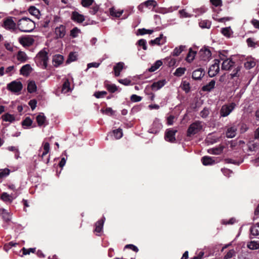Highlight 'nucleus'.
I'll return each mask as SVG.
<instances>
[{
  "instance_id": "1",
  "label": "nucleus",
  "mask_w": 259,
  "mask_h": 259,
  "mask_svg": "<svg viewBox=\"0 0 259 259\" xmlns=\"http://www.w3.org/2000/svg\"><path fill=\"white\" fill-rule=\"evenodd\" d=\"M19 29L22 32H31L35 27V23L30 19L23 17L18 22Z\"/></svg>"
},
{
  "instance_id": "2",
  "label": "nucleus",
  "mask_w": 259,
  "mask_h": 259,
  "mask_svg": "<svg viewBox=\"0 0 259 259\" xmlns=\"http://www.w3.org/2000/svg\"><path fill=\"white\" fill-rule=\"evenodd\" d=\"M48 53L45 49L39 51L35 58V62L37 65L41 68L46 69L49 60Z\"/></svg>"
},
{
  "instance_id": "3",
  "label": "nucleus",
  "mask_w": 259,
  "mask_h": 259,
  "mask_svg": "<svg viewBox=\"0 0 259 259\" xmlns=\"http://www.w3.org/2000/svg\"><path fill=\"white\" fill-rule=\"evenodd\" d=\"M203 128L202 122L197 120L191 123L188 127L187 131V137L192 136L199 133Z\"/></svg>"
},
{
  "instance_id": "4",
  "label": "nucleus",
  "mask_w": 259,
  "mask_h": 259,
  "mask_svg": "<svg viewBox=\"0 0 259 259\" xmlns=\"http://www.w3.org/2000/svg\"><path fill=\"white\" fill-rule=\"evenodd\" d=\"M220 63L219 59L214 60V63L209 68L208 74L209 77H212L215 76L220 71Z\"/></svg>"
},
{
  "instance_id": "5",
  "label": "nucleus",
  "mask_w": 259,
  "mask_h": 259,
  "mask_svg": "<svg viewBox=\"0 0 259 259\" xmlns=\"http://www.w3.org/2000/svg\"><path fill=\"white\" fill-rule=\"evenodd\" d=\"M236 106L235 103H231L229 104L224 105L220 110V115L222 117H226L229 115L234 110Z\"/></svg>"
},
{
  "instance_id": "6",
  "label": "nucleus",
  "mask_w": 259,
  "mask_h": 259,
  "mask_svg": "<svg viewBox=\"0 0 259 259\" xmlns=\"http://www.w3.org/2000/svg\"><path fill=\"white\" fill-rule=\"evenodd\" d=\"M22 88V83L20 81L16 80L13 81L7 85L8 90L14 93L20 92Z\"/></svg>"
},
{
  "instance_id": "7",
  "label": "nucleus",
  "mask_w": 259,
  "mask_h": 259,
  "mask_svg": "<svg viewBox=\"0 0 259 259\" xmlns=\"http://www.w3.org/2000/svg\"><path fill=\"white\" fill-rule=\"evenodd\" d=\"M199 55L201 60L207 61L211 59V53L208 48L204 47L199 51Z\"/></svg>"
},
{
  "instance_id": "8",
  "label": "nucleus",
  "mask_w": 259,
  "mask_h": 259,
  "mask_svg": "<svg viewBox=\"0 0 259 259\" xmlns=\"http://www.w3.org/2000/svg\"><path fill=\"white\" fill-rule=\"evenodd\" d=\"M177 130L172 128L167 130L165 134V139L170 143H174L176 141L175 135Z\"/></svg>"
},
{
  "instance_id": "9",
  "label": "nucleus",
  "mask_w": 259,
  "mask_h": 259,
  "mask_svg": "<svg viewBox=\"0 0 259 259\" xmlns=\"http://www.w3.org/2000/svg\"><path fill=\"white\" fill-rule=\"evenodd\" d=\"M19 42L23 47H30L33 44L34 40L29 36H22L19 38Z\"/></svg>"
},
{
  "instance_id": "10",
  "label": "nucleus",
  "mask_w": 259,
  "mask_h": 259,
  "mask_svg": "<svg viewBox=\"0 0 259 259\" xmlns=\"http://www.w3.org/2000/svg\"><path fill=\"white\" fill-rule=\"evenodd\" d=\"M235 66V62L233 61L232 59H228L224 60L222 65V69L224 70H229L233 68Z\"/></svg>"
},
{
  "instance_id": "11",
  "label": "nucleus",
  "mask_w": 259,
  "mask_h": 259,
  "mask_svg": "<svg viewBox=\"0 0 259 259\" xmlns=\"http://www.w3.org/2000/svg\"><path fill=\"white\" fill-rule=\"evenodd\" d=\"M3 26L6 29L14 30L16 27V23L11 17L7 18L4 20Z\"/></svg>"
},
{
  "instance_id": "12",
  "label": "nucleus",
  "mask_w": 259,
  "mask_h": 259,
  "mask_svg": "<svg viewBox=\"0 0 259 259\" xmlns=\"http://www.w3.org/2000/svg\"><path fill=\"white\" fill-rule=\"evenodd\" d=\"M71 18L74 22L78 23H82L85 20L84 16L76 11H73L72 12Z\"/></svg>"
},
{
  "instance_id": "13",
  "label": "nucleus",
  "mask_w": 259,
  "mask_h": 259,
  "mask_svg": "<svg viewBox=\"0 0 259 259\" xmlns=\"http://www.w3.org/2000/svg\"><path fill=\"white\" fill-rule=\"evenodd\" d=\"M205 74L204 69L199 68L192 72V78L194 80H200Z\"/></svg>"
},
{
  "instance_id": "14",
  "label": "nucleus",
  "mask_w": 259,
  "mask_h": 259,
  "mask_svg": "<svg viewBox=\"0 0 259 259\" xmlns=\"http://www.w3.org/2000/svg\"><path fill=\"white\" fill-rule=\"evenodd\" d=\"M55 34L57 38H63L66 34V27L63 25H60L57 27L55 30Z\"/></svg>"
},
{
  "instance_id": "15",
  "label": "nucleus",
  "mask_w": 259,
  "mask_h": 259,
  "mask_svg": "<svg viewBox=\"0 0 259 259\" xmlns=\"http://www.w3.org/2000/svg\"><path fill=\"white\" fill-rule=\"evenodd\" d=\"M166 83L165 79H162L154 82L151 85L152 91H156L162 88Z\"/></svg>"
},
{
  "instance_id": "16",
  "label": "nucleus",
  "mask_w": 259,
  "mask_h": 259,
  "mask_svg": "<svg viewBox=\"0 0 259 259\" xmlns=\"http://www.w3.org/2000/svg\"><path fill=\"white\" fill-rule=\"evenodd\" d=\"M237 127L235 125H233L227 129L226 133V137L228 138H233L236 135Z\"/></svg>"
},
{
  "instance_id": "17",
  "label": "nucleus",
  "mask_w": 259,
  "mask_h": 259,
  "mask_svg": "<svg viewBox=\"0 0 259 259\" xmlns=\"http://www.w3.org/2000/svg\"><path fill=\"white\" fill-rule=\"evenodd\" d=\"M105 220V218L103 217L101 219L96 222L94 230L95 232L97 233H100L102 231Z\"/></svg>"
},
{
  "instance_id": "18",
  "label": "nucleus",
  "mask_w": 259,
  "mask_h": 259,
  "mask_svg": "<svg viewBox=\"0 0 259 259\" xmlns=\"http://www.w3.org/2000/svg\"><path fill=\"white\" fill-rule=\"evenodd\" d=\"M36 120L39 126L46 125V122L47 121L46 117L43 113H40L36 117Z\"/></svg>"
},
{
  "instance_id": "19",
  "label": "nucleus",
  "mask_w": 259,
  "mask_h": 259,
  "mask_svg": "<svg viewBox=\"0 0 259 259\" xmlns=\"http://www.w3.org/2000/svg\"><path fill=\"white\" fill-rule=\"evenodd\" d=\"M124 64L120 62L117 63L116 65H115L113 67V70L114 72V75L115 76L117 77L120 75V72L123 68Z\"/></svg>"
},
{
  "instance_id": "20",
  "label": "nucleus",
  "mask_w": 259,
  "mask_h": 259,
  "mask_svg": "<svg viewBox=\"0 0 259 259\" xmlns=\"http://www.w3.org/2000/svg\"><path fill=\"white\" fill-rule=\"evenodd\" d=\"M28 59L26 54L23 51H19L17 54V59L21 63L25 62Z\"/></svg>"
},
{
  "instance_id": "21",
  "label": "nucleus",
  "mask_w": 259,
  "mask_h": 259,
  "mask_svg": "<svg viewBox=\"0 0 259 259\" xmlns=\"http://www.w3.org/2000/svg\"><path fill=\"white\" fill-rule=\"evenodd\" d=\"M31 70V66L29 64L23 65L20 70V73L24 76H28Z\"/></svg>"
},
{
  "instance_id": "22",
  "label": "nucleus",
  "mask_w": 259,
  "mask_h": 259,
  "mask_svg": "<svg viewBox=\"0 0 259 259\" xmlns=\"http://www.w3.org/2000/svg\"><path fill=\"white\" fill-rule=\"evenodd\" d=\"M0 199L6 203H12L13 198L12 195H9L6 192H3L0 196Z\"/></svg>"
},
{
  "instance_id": "23",
  "label": "nucleus",
  "mask_w": 259,
  "mask_h": 259,
  "mask_svg": "<svg viewBox=\"0 0 259 259\" xmlns=\"http://www.w3.org/2000/svg\"><path fill=\"white\" fill-rule=\"evenodd\" d=\"M201 161L204 165H212L215 163L214 159L208 156H203L201 159Z\"/></svg>"
},
{
  "instance_id": "24",
  "label": "nucleus",
  "mask_w": 259,
  "mask_h": 259,
  "mask_svg": "<svg viewBox=\"0 0 259 259\" xmlns=\"http://www.w3.org/2000/svg\"><path fill=\"white\" fill-rule=\"evenodd\" d=\"M63 56L61 55H56L53 58V61L55 63L54 66L56 67L61 64L63 63Z\"/></svg>"
},
{
  "instance_id": "25",
  "label": "nucleus",
  "mask_w": 259,
  "mask_h": 259,
  "mask_svg": "<svg viewBox=\"0 0 259 259\" xmlns=\"http://www.w3.org/2000/svg\"><path fill=\"white\" fill-rule=\"evenodd\" d=\"M215 84V80L212 79L208 83L203 86L202 90L204 92H210L214 88Z\"/></svg>"
},
{
  "instance_id": "26",
  "label": "nucleus",
  "mask_w": 259,
  "mask_h": 259,
  "mask_svg": "<svg viewBox=\"0 0 259 259\" xmlns=\"http://www.w3.org/2000/svg\"><path fill=\"white\" fill-rule=\"evenodd\" d=\"M196 54V51H194L192 48H190L186 58L187 62L188 63L192 62L194 60Z\"/></svg>"
},
{
  "instance_id": "27",
  "label": "nucleus",
  "mask_w": 259,
  "mask_h": 259,
  "mask_svg": "<svg viewBox=\"0 0 259 259\" xmlns=\"http://www.w3.org/2000/svg\"><path fill=\"white\" fill-rule=\"evenodd\" d=\"M27 89L28 92L29 93H33L36 92L37 87L35 81L33 80L30 81L28 83Z\"/></svg>"
},
{
  "instance_id": "28",
  "label": "nucleus",
  "mask_w": 259,
  "mask_h": 259,
  "mask_svg": "<svg viewBox=\"0 0 259 259\" xmlns=\"http://www.w3.org/2000/svg\"><path fill=\"white\" fill-rule=\"evenodd\" d=\"M2 119L4 121H8L10 122H13L15 120L14 115L9 113H7L3 115L2 116Z\"/></svg>"
},
{
  "instance_id": "29",
  "label": "nucleus",
  "mask_w": 259,
  "mask_h": 259,
  "mask_svg": "<svg viewBox=\"0 0 259 259\" xmlns=\"http://www.w3.org/2000/svg\"><path fill=\"white\" fill-rule=\"evenodd\" d=\"M109 12L111 16L116 18H119L123 13V10L117 11L113 7L109 9Z\"/></svg>"
},
{
  "instance_id": "30",
  "label": "nucleus",
  "mask_w": 259,
  "mask_h": 259,
  "mask_svg": "<svg viewBox=\"0 0 259 259\" xmlns=\"http://www.w3.org/2000/svg\"><path fill=\"white\" fill-rule=\"evenodd\" d=\"M233 68H234V70H233L232 72L230 74L231 76V79H233L235 77H239V72L240 71L241 66L239 65H237L236 66L235 65V66H234Z\"/></svg>"
},
{
  "instance_id": "31",
  "label": "nucleus",
  "mask_w": 259,
  "mask_h": 259,
  "mask_svg": "<svg viewBox=\"0 0 259 259\" xmlns=\"http://www.w3.org/2000/svg\"><path fill=\"white\" fill-rule=\"evenodd\" d=\"M247 247L251 250H255L259 248V241H251L248 242Z\"/></svg>"
},
{
  "instance_id": "32",
  "label": "nucleus",
  "mask_w": 259,
  "mask_h": 259,
  "mask_svg": "<svg viewBox=\"0 0 259 259\" xmlns=\"http://www.w3.org/2000/svg\"><path fill=\"white\" fill-rule=\"evenodd\" d=\"M176 62V59L174 58H171L170 56L167 57L164 59V63L170 67L174 66Z\"/></svg>"
},
{
  "instance_id": "33",
  "label": "nucleus",
  "mask_w": 259,
  "mask_h": 259,
  "mask_svg": "<svg viewBox=\"0 0 259 259\" xmlns=\"http://www.w3.org/2000/svg\"><path fill=\"white\" fill-rule=\"evenodd\" d=\"M250 231L251 234L253 236L259 235V223H257L251 227L250 228Z\"/></svg>"
},
{
  "instance_id": "34",
  "label": "nucleus",
  "mask_w": 259,
  "mask_h": 259,
  "mask_svg": "<svg viewBox=\"0 0 259 259\" xmlns=\"http://www.w3.org/2000/svg\"><path fill=\"white\" fill-rule=\"evenodd\" d=\"M185 48V46H180L179 47H176L171 55L173 56H178L184 50Z\"/></svg>"
},
{
  "instance_id": "35",
  "label": "nucleus",
  "mask_w": 259,
  "mask_h": 259,
  "mask_svg": "<svg viewBox=\"0 0 259 259\" xmlns=\"http://www.w3.org/2000/svg\"><path fill=\"white\" fill-rule=\"evenodd\" d=\"M162 65V62L161 60H157L148 69V71L151 72H154L158 69Z\"/></svg>"
},
{
  "instance_id": "36",
  "label": "nucleus",
  "mask_w": 259,
  "mask_h": 259,
  "mask_svg": "<svg viewBox=\"0 0 259 259\" xmlns=\"http://www.w3.org/2000/svg\"><path fill=\"white\" fill-rule=\"evenodd\" d=\"M0 213L2 214V218L5 222H8L10 221V213L5 209H1Z\"/></svg>"
},
{
  "instance_id": "37",
  "label": "nucleus",
  "mask_w": 259,
  "mask_h": 259,
  "mask_svg": "<svg viewBox=\"0 0 259 259\" xmlns=\"http://www.w3.org/2000/svg\"><path fill=\"white\" fill-rule=\"evenodd\" d=\"M43 152L41 154L42 158L46 156L50 151V144L48 142L43 143Z\"/></svg>"
},
{
  "instance_id": "38",
  "label": "nucleus",
  "mask_w": 259,
  "mask_h": 259,
  "mask_svg": "<svg viewBox=\"0 0 259 259\" xmlns=\"http://www.w3.org/2000/svg\"><path fill=\"white\" fill-rule=\"evenodd\" d=\"M211 24V22L207 20H201L199 22V25L202 28H209Z\"/></svg>"
},
{
  "instance_id": "39",
  "label": "nucleus",
  "mask_w": 259,
  "mask_h": 259,
  "mask_svg": "<svg viewBox=\"0 0 259 259\" xmlns=\"http://www.w3.org/2000/svg\"><path fill=\"white\" fill-rule=\"evenodd\" d=\"M105 86L107 90L111 93H115L118 90L117 87L114 84L105 83Z\"/></svg>"
},
{
  "instance_id": "40",
  "label": "nucleus",
  "mask_w": 259,
  "mask_h": 259,
  "mask_svg": "<svg viewBox=\"0 0 259 259\" xmlns=\"http://www.w3.org/2000/svg\"><path fill=\"white\" fill-rule=\"evenodd\" d=\"M70 91V82L68 79H66L62 85V91L64 93H67L69 92Z\"/></svg>"
},
{
  "instance_id": "41",
  "label": "nucleus",
  "mask_w": 259,
  "mask_h": 259,
  "mask_svg": "<svg viewBox=\"0 0 259 259\" xmlns=\"http://www.w3.org/2000/svg\"><path fill=\"white\" fill-rule=\"evenodd\" d=\"M163 34H160L159 37L156 38L154 39L150 40L149 43L151 46H154L155 45H160L161 44L160 40L163 38Z\"/></svg>"
},
{
  "instance_id": "42",
  "label": "nucleus",
  "mask_w": 259,
  "mask_h": 259,
  "mask_svg": "<svg viewBox=\"0 0 259 259\" xmlns=\"http://www.w3.org/2000/svg\"><path fill=\"white\" fill-rule=\"evenodd\" d=\"M144 5L145 7L150 8V7H153L155 8L157 6V2L154 0H148L144 3Z\"/></svg>"
},
{
  "instance_id": "43",
  "label": "nucleus",
  "mask_w": 259,
  "mask_h": 259,
  "mask_svg": "<svg viewBox=\"0 0 259 259\" xmlns=\"http://www.w3.org/2000/svg\"><path fill=\"white\" fill-rule=\"evenodd\" d=\"M32 120L30 117H26L22 122L23 126H30L32 124Z\"/></svg>"
},
{
  "instance_id": "44",
  "label": "nucleus",
  "mask_w": 259,
  "mask_h": 259,
  "mask_svg": "<svg viewBox=\"0 0 259 259\" xmlns=\"http://www.w3.org/2000/svg\"><path fill=\"white\" fill-rule=\"evenodd\" d=\"M186 70L185 67H179L176 70L174 75L176 76H181L185 73Z\"/></svg>"
},
{
  "instance_id": "45",
  "label": "nucleus",
  "mask_w": 259,
  "mask_h": 259,
  "mask_svg": "<svg viewBox=\"0 0 259 259\" xmlns=\"http://www.w3.org/2000/svg\"><path fill=\"white\" fill-rule=\"evenodd\" d=\"M79 33H81L80 30L75 27L71 30L70 35L73 38H75L78 36V34Z\"/></svg>"
},
{
  "instance_id": "46",
  "label": "nucleus",
  "mask_w": 259,
  "mask_h": 259,
  "mask_svg": "<svg viewBox=\"0 0 259 259\" xmlns=\"http://www.w3.org/2000/svg\"><path fill=\"white\" fill-rule=\"evenodd\" d=\"M113 134L116 139H119L122 137V130L120 128L113 130Z\"/></svg>"
},
{
  "instance_id": "47",
  "label": "nucleus",
  "mask_w": 259,
  "mask_h": 259,
  "mask_svg": "<svg viewBox=\"0 0 259 259\" xmlns=\"http://www.w3.org/2000/svg\"><path fill=\"white\" fill-rule=\"evenodd\" d=\"M138 34L143 35L146 34H152L153 32V30L146 29L145 28L139 29L138 30Z\"/></svg>"
},
{
  "instance_id": "48",
  "label": "nucleus",
  "mask_w": 259,
  "mask_h": 259,
  "mask_svg": "<svg viewBox=\"0 0 259 259\" xmlns=\"http://www.w3.org/2000/svg\"><path fill=\"white\" fill-rule=\"evenodd\" d=\"M28 11L30 14L35 16H37L39 14V11L34 6L30 7Z\"/></svg>"
},
{
  "instance_id": "49",
  "label": "nucleus",
  "mask_w": 259,
  "mask_h": 259,
  "mask_svg": "<svg viewBox=\"0 0 259 259\" xmlns=\"http://www.w3.org/2000/svg\"><path fill=\"white\" fill-rule=\"evenodd\" d=\"M10 170L8 168L0 169V179L7 177L10 174Z\"/></svg>"
},
{
  "instance_id": "50",
  "label": "nucleus",
  "mask_w": 259,
  "mask_h": 259,
  "mask_svg": "<svg viewBox=\"0 0 259 259\" xmlns=\"http://www.w3.org/2000/svg\"><path fill=\"white\" fill-rule=\"evenodd\" d=\"M94 0H81V4L85 8H88L93 5Z\"/></svg>"
},
{
  "instance_id": "51",
  "label": "nucleus",
  "mask_w": 259,
  "mask_h": 259,
  "mask_svg": "<svg viewBox=\"0 0 259 259\" xmlns=\"http://www.w3.org/2000/svg\"><path fill=\"white\" fill-rule=\"evenodd\" d=\"M256 63L253 61H248L244 63V67L247 69H250L255 66Z\"/></svg>"
},
{
  "instance_id": "52",
  "label": "nucleus",
  "mask_w": 259,
  "mask_h": 259,
  "mask_svg": "<svg viewBox=\"0 0 259 259\" xmlns=\"http://www.w3.org/2000/svg\"><path fill=\"white\" fill-rule=\"evenodd\" d=\"M101 112L103 114H106V115H109V116L112 115L114 113V111L110 107H107L106 108L105 110L102 109L101 110Z\"/></svg>"
},
{
  "instance_id": "53",
  "label": "nucleus",
  "mask_w": 259,
  "mask_h": 259,
  "mask_svg": "<svg viewBox=\"0 0 259 259\" xmlns=\"http://www.w3.org/2000/svg\"><path fill=\"white\" fill-rule=\"evenodd\" d=\"M236 252L234 249L228 251L224 257V259H230L235 255Z\"/></svg>"
},
{
  "instance_id": "54",
  "label": "nucleus",
  "mask_w": 259,
  "mask_h": 259,
  "mask_svg": "<svg viewBox=\"0 0 259 259\" xmlns=\"http://www.w3.org/2000/svg\"><path fill=\"white\" fill-rule=\"evenodd\" d=\"M137 44L139 46L142 47L144 50H147V41L145 39H141L138 41Z\"/></svg>"
},
{
  "instance_id": "55",
  "label": "nucleus",
  "mask_w": 259,
  "mask_h": 259,
  "mask_svg": "<svg viewBox=\"0 0 259 259\" xmlns=\"http://www.w3.org/2000/svg\"><path fill=\"white\" fill-rule=\"evenodd\" d=\"M182 88L186 93H189L190 91V83L186 81H184Z\"/></svg>"
},
{
  "instance_id": "56",
  "label": "nucleus",
  "mask_w": 259,
  "mask_h": 259,
  "mask_svg": "<svg viewBox=\"0 0 259 259\" xmlns=\"http://www.w3.org/2000/svg\"><path fill=\"white\" fill-rule=\"evenodd\" d=\"M77 56L74 52H71L69 54L68 58L67 60V63H69L70 62L74 61L76 60Z\"/></svg>"
},
{
  "instance_id": "57",
  "label": "nucleus",
  "mask_w": 259,
  "mask_h": 259,
  "mask_svg": "<svg viewBox=\"0 0 259 259\" xmlns=\"http://www.w3.org/2000/svg\"><path fill=\"white\" fill-rule=\"evenodd\" d=\"M227 52L226 51H223L222 52H219V60H226L228 59L227 56L226 55Z\"/></svg>"
},
{
  "instance_id": "58",
  "label": "nucleus",
  "mask_w": 259,
  "mask_h": 259,
  "mask_svg": "<svg viewBox=\"0 0 259 259\" xmlns=\"http://www.w3.org/2000/svg\"><path fill=\"white\" fill-rule=\"evenodd\" d=\"M224 149V146L220 145L219 147L213 148V151H214V155L221 154Z\"/></svg>"
},
{
  "instance_id": "59",
  "label": "nucleus",
  "mask_w": 259,
  "mask_h": 259,
  "mask_svg": "<svg viewBox=\"0 0 259 259\" xmlns=\"http://www.w3.org/2000/svg\"><path fill=\"white\" fill-rule=\"evenodd\" d=\"M221 32L224 36L227 37H230L231 35L230 27H225L222 28Z\"/></svg>"
},
{
  "instance_id": "60",
  "label": "nucleus",
  "mask_w": 259,
  "mask_h": 259,
  "mask_svg": "<svg viewBox=\"0 0 259 259\" xmlns=\"http://www.w3.org/2000/svg\"><path fill=\"white\" fill-rule=\"evenodd\" d=\"M99 6L97 5H95L92 8H90L89 13L92 15L96 14L99 11Z\"/></svg>"
},
{
  "instance_id": "61",
  "label": "nucleus",
  "mask_w": 259,
  "mask_h": 259,
  "mask_svg": "<svg viewBox=\"0 0 259 259\" xmlns=\"http://www.w3.org/2000/svg\"><path fill=\"white\" fill-rule=\"evenodd\" d=\"M181 18H188L191 17V15L188 14L185 9L181 10L179 11Z\"/></svg>"
},
{
  "instance_id": "62",
  "label": "nucleus",
  "mask_w": 259,
  "mask_h": 259,
  "mask_svg": "<svg viewBox=\"0 0 259 259\" xmlns=\"http://www.w3.org/2000/svg\"><path fill=\"white\" fill-rule=\"evenodd\" d=\"M23 251V254L26 255L29 254L30 252L34 253L35 251V248H30L28 249H26L25 247H23L22 249Z\"/></svg>"
},
{
  "instance_id": "63",
  "label": "nucleus",
  "mask_w": 259,
  "mask_h": 259,
  "mask_svg": "<svg viewBox=\"0 0 259 259\" xmlns=\"http://www.w3.org/2000/svg\"><path fill=\"white\" fill-rule=\"evenodd\" d=\"M209 111L208 108H204L200 113V115L202 118H206L209 114Z\"/></svg>"
},
{
  "instance_id": "64",
  "label": "nucleus",
  "mask_w": 259,
  "mask_h": 259,
  "mask_svg": "<svg viewBox=\"0 0 259 259\" xmlns=\"http://www.w3.org/2000/svg\"><path fill=\"white\" fill-rule=\"evenodd\" d=\"M50 22V18L47 17L42 22L41 26L44 28H47L49 27V23Z\"/></svg>"
}]
</instances>
